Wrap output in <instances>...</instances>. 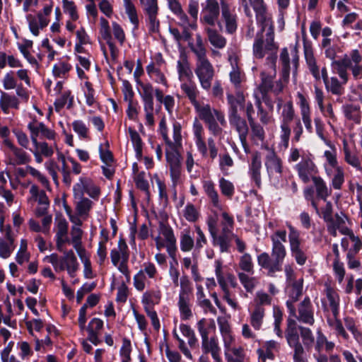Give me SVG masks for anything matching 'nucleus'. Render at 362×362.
Masks as SVG:
<instances>
[{
  "label": "nucleus",
  "mask_w": 362,
  "mask_h": 362,
  "mask_svg": "<svg viewBox=\"0 0 362 362\" xmlns=\"http://www.w3.org/2000/svg\"><path fill=\"white\" fill-rule=\"evenodd\" d=\"M305 57L306 60V63L308 64L309 71L313 78L319 81L322 77L323 82L325 83V88H328V73L326 66H324L321 69V76L320 74V69L317 64L316 59L313 55V52L310 50V52L307 49L306 47H305Z\"/></svg>",
  "instance_id": "nucleus-6"
},
{
  "label": "nucleus",
  "mask_w": 362,
  "mask_h": 362,
  "mask_svg": "<svg viewBox=\"0 0 362 362\" xmlns=\"http://www.w3.org/2000/svg\"><path fill=\"white\" fill-rule=\"evenodd\" d=\"M264 164L269 175L271 173H273V172L279 174H281L283 172L281 160L277 156L274 151L267 155Z\"/></svg>",
  "instance_id": "nucleus-14"
},
{
  "label": "nucleus",
  "mask_w": 362,
  "mask_h": 362,
  "mask_svg": "<svg viewBox=\"0 0 362 362\" xmlns=\"http://www.w3.org/2000/svg\"><path fill=\"white\" fill-rule=\"evenodd\" d=\"M217 322L222 336L224 338L229 337L230 339L232 340L230 327L228 321L223 317H218Z\"/></svg>",
  "instance_id": "nucleus-46"
},
{
  "label": "nucleus",
  "mask_w": 362,
  "mask_h": 362,
  "mask_svg": "<svg viewBox=\"0 0 362 362\" xmlns=\"http://www.w3.org/2000/svg\"><path fill=\"white\" fill-rule=\"evenodd\" d=\"M177 72L180 77L184 76L187 78H190L192 76V72L189 68V62L186 56L182 59V62H177Z\"/></svg>",
  "instance_id": "nucleus-40"
},
{
  "label": "nucleus",
  "mask_w": 362,
  "mask_h": 362,
  "mask_svg": "<svg viewBox=\"0 0 362 362\" xmlns=\"http://www.w3.org/2000/svg\"><path fill=\"white\" fill-rule=\"evenodd\" d=\"M80 199L81 201L76 204V211L79 216L87 215L92 208L93 202L84 197Z\"/></svg>",
  "instance_id": "nucleus-34"
},
{
  "label": "nucleus",
  "mask_w": 362,
  "mask_h": 362,
  "mask_svg": "<svg viewBox=\"0 0 362 362\" xmlns=\"http://www.w3.org/2000/svg\"><path fill=\"white\" fill-rule=\"evenodd\" d=\"M199 212L192 204L188 203L186 205L184 216L188 221L196 222L199 218Z\"/></svg>",
  "instance_id": "nucleus-51"
},
{
  "label": "nucleus",
  "mask_w": 362,
  "mask_h": 362,
  "mask_svg": "<svg viewBox=\"0 0 362 362\" xmlns=\"http://www.w3.org/2000/svg\"><path fill=\"white\" fill-rule=\"evenodd\" d=\"M171 151L166 149L165 158L166 161L170 167H175L181 165V155L178 151L179 146H168Z\"/></svg>",
  "instance_id": "nucleus-23"
},
{
  "label": "nucleus",
  "mask_w": 362,
  "mask_h": 362,
  "mask_svg": "<svg viewBox=\"0 0 362 362\" xmlns=\"http://www.w3.org/2000/svg\"><path fill=\"white\" fill-rule=\"evenodd\" d=\"M180 291L179 298H189V294L192 292L191 282L187 275H184L180 279Z\"/></svg>",
  "instance_id": "nucleus-39"
},
{
  "label": "nucleus",
  "mask_w": 362,
  "mask_h": 362,
  "mask_svg": "<svg viewBox=\"0 0 362 362\" xmlns=\"http://www.w3.org/2000/svg\"><path fill=\"white\" fill-rule=\"evenodd\" d=\"M212 244L214 246L218 245L221 252H227L229 250V240L226 234L218 235L217 233H215V237L212 238Z\"/></svg>",
  "instance_id": "nucleus-30"
},
{
  "label": "nucleus",
  "mask_w": 362,
  "mask_h": 362,
  "mask_svg": "<svg viewBox=\"0 0 362 362\" xmlns=\"http://www.w3.org/2000/svg\"><path fill=\"white\" fill-rule=\"evenodd\" d=\"M46 258L49 259V262L52 264L56 272L64 271L66 269L67 262H64V257L59 259L57 253H52L49 256H47Z\"/></svg>",
  "instance_id": "nucleus-36"
},
{
  "label": "nucleus",
  "mask_w": 362,
  "mask_h": 362,
  "mask_svg": "<svg viewBox=\"0 0 362 362\" xmlns=\"http://www.w3.org/2000/svg\"><path fill=\"white\" fill-rule=\"evenodd\" d=\"M288 228V241L291 256L295 259L298 265L303 266L305 264L308 257L306 250L302 245L300 238V231L293 226L291 223H287Z\"/></svg>",
  "instance_id": "nucleus-3"
},
{
  "label": "nucleus",
  "mask_w": 362,
  "mask_h": 362,
  "mask_svg": "<svg viewBox=\"0 0 362 362\" xmlns=\"http://www.w3.org/2000/svg\"><path fill=\"white\" fill-rule=\"evenodd\" d=\"M221 16L226 23V30L228 34L234 33L237 30L235 15L230 13V8L225 1H221Z\"/></svg>",
  "instance_id": "nucleus-12"
},
{
  "label": "nucleus",
  "mask_w": 362,
  "mask_h": 362,
  "mask_svg": "<svg viewBox=\"0 0 362 362\" xmlns=\"http://www.w3.org/2000/svg\"><path fill=\"white\" fill-rule=\"evenodd\" d=\"M327 91H330L333 95H341L343 94V88L341 83L336 77H332L328 81V88H325Z\"/></svg>",
  "instance_id": "nucleus-44"
},
{
  "label": "nucleus",
  "mask_w": 362,
  "mask_h": 362,
  "mask_svg": "<svg viewBox=\"0 0 362 362\" xmlns=\"http://www.w3.org/2000/svg\"><path fill=\"white\" fill-rule=\"evenodd\" d=\"M287 327L285 330V338L290 348L293 349V361L303 362L304 349L300 342L299 327L296 320L289 317L287 320Z\"/></svg>",
  "instance_id": "nucleus-2"
},
{
  "label": "nucleus",
  "mask_w": 362,
  "mask_h": 362,
  "mask_svg": "<svg viewBox=\"0 0 362 362\" xmlns=\"http://www.w3.org/2000/svg\"><path fill=\"white\" fill-rule=\"evenodd\" d=\"M62 4L64 11L69 13L71 19L73 21H76L78 19L79 16L78 14L75 3L72 1L62 0Z\"/></svg>",
  "instance_id": "nucleus-38"
},
{
  "label": "nucleus",
  "mask_w": 362,
  "mask_h": 362,
  "mask_svg": "<svg viewBox=\"0 0 362 362\" xmlns=\"http://www.w3.org/2000/svg\"><path fill=\"white\" fill-rule=\"evenodd\" d=\"M26 19L28 22V27L31 33L35 36H38L40 33L39 22H37L36 18L32 14H28Z\"/></svg>",
  "instance_id": "nucleus-63"
},
{
  "label": "nucleus",
  "mask_w": 362,
  "mask_h": 362,
  "mask_svg": "<svg viewBox=\"0 0 362 362\" xmlns=\"http://www.w3.org/2000/svg\"><path fill=\"white\" fill-rule=\"evenodd\" d=\"M136 84L139 85L142 89V92H139V94L144 103V107H147V108L153 107V86L150 83H144L142 81Z\"/></svg>",
  "instance_id": "nucleus-16"
},
{
  "label": "nucleus",
  "mask_w": 362,
  "mask_h": 362,
  "mask_svg": "<svg viewBox=\"0 0 362 362\" xmlns=\"http://www.w3.org/2000/svg\"><path fill=\"white\" fill-rule=\"evenodd\" d=\"M204 129L202 124L196 119L193 124V132L195 138V144L198 151L203 157L207 156L206 144L203 139L202 133Z\"/></svg>",
  "instance_id": "nucleus-13"
},
{
  "label": "nucleus",
  "mask_w": 362,
  "mask_h": 362,
  "mask_svg": "<svg viewBox=\"0 0 362 362\" xmlns=\"http://www.w3.org/2000/svg\"><path fill=\"white\" fill-rule=\"evenodd\" d=\"M159 132L161 134L165 144L168 146L174 147L175 144H173V141L170 139L168 135V127L166 124L165 117H163L159 122Z\"/></svg>",
  "instance_id": "nucleus-54"
},
{
  "label": "nucleus",
  "mask_w": 362,
  "mask_h": 362,
  "mask_svg": "<svg viewBox=\"0 0 362 362\" xmlns=\"http://www.w3.org/2000/svg\"><path fill=\"white\" fill-rule=\"evenodd\" d=\"M122 93L124 95V100L129 102L134 100V92L132 84L127 80L122 81Z\"/></svg>",
  "instance_id": "nucleus-56"
},
{
  "label": "nucleus",
  "mask_w": 362,
  "mask_h": 362,
  "mask_svg": "<svg viewBox=\"0 0 362 362\" xmlns=\"http://www.w3.org/2000/svg\"><path fill=\"white\" fill-rule=\"evenodd\" d=\"M272 242V256L274 259V269L282 270V264L286 256V250L282 243L275 236L270 237Z\"/></svg>",
  "instance_id": "nucleus-7"
},
{
  "label": "nucleus",
  "mask_w": 362,
  "mask_h": 362,
  "mask_svg": "<svg viewBox=\"0 0 362 362\" xmlns=\"http://www.w3.org/2000/svg\"><path fill=\"white\" fill-rule=\"evenodd\" d=\"M240 268L247 273H254V264L252 262V256L249 253H245L240 259L239 262Z\"/></svg>",
  "instance_id": "nucleus-33"
},
{
  "label": "nucleus",
  "mask_w": 362,
  "mask_h": 362,
  "mask_svg": "<svg viewBox=\"0 0 362 362\" xmlns=\"http://www.w3.org/2000/svg\"><path fill=\"white\" fill-rule=\"evenodd\" d=\"M129 295L128 287L124 282H122L117 288L116 301L118 303H126Z\"/></svg>",
  "instance_id": "nucleus-62"
},
{
  "label": "nucleus",
  "mask_w": 362,
  "mask_h": 362,
  "mask_svg": "<svg viewBox=\"0 0 362 362\" xmlns=\"http://www.w3.org/2000/svg\"><path fill=\"white\" fill-rule=\"evenodd\" d=\"M296 169L298 177L305 184L310 182V175L317 172L315 164L310 159H306L298 163L296 165Z\"/></svg>",
  "instance_id": "nucleus-10"
},
{
  "label": "nucleus",
  "mask_w": 362,
  "mask_h": 362,
  "mask_svg": "<svg viewBox=\"0 0 362 362\" xmlns=\"http://www.w3.org/2000/svg\"><path fill=\"white\" fill-rule=\"evenodd\" d=\"M159 228L160 233L164 236L166 243L176 241L173 230L168 223L160 222Z\"/></svg>",
  "instance_id": "nucleus-42"
},
{
  "label": "nucleus",
  "mask_w": 362,
  "mask_h": 362,
  "mask_svg": "<svg viewBox=\"0 0 362 362\" xmlns=\"http://www.w3.org/2000/svg\"><path fill=\"white\" fill-rule=\"evenodd\" d=\"M265 49L267 51H276L278 49V45L274 42V27L272 25L267 33Z\"/></svg>",
  "instance_id": "nucleus-47"
},
{
  "label": "nucleus",
  "mask_w": 362,
  "mask_h": 362,
  "mask_svg": "<svg viewBox=\"0 0 362 362\" xmlns=\"http://www.w3.org/2000/svg\"><path fill=\"white\" fill-rule=\"evenodd\" d=\"M226 98L229 105L228 118L240 115L238 114V107L242 110L245 106V99L243 92H237L236 96L231 93H228Z\"/></svg>",
  "instance_id": "nucleus-9"
},
{
  "label": "nucleus",
  "mask_w": 362,
  "mask_h": 362,
  "mask_svg": "<svg viewBox=\"0 0 362 362\" xmlns=\"http://www.w3.org/2000/svg\"><path fill=\"white\" fill-rule=\"evenodd\" d=\"M74 131L82 138L88 136V128L82 120H75L72 123Z\"/></svg>",
  "instance_id": "nucleus-57"
},
{
  "label": "nucleus",
  "mask_w": 362,
  "mask_h": 362,
  "mask_svg": "<svg viewBox=\"0 0 362 362\" xmlns=\"http://www.w3.org/2000/svg\"><path fill=\"white\" fill-rule=\"evenodd\" d=\"M299 336L300 335L303 344L305 345V347L311 346L315 341V338L311 329L308 327L303 326L299 327Z\"/></svg>",
  "instance_id": "nucleus-37"
},
{
  "label": "nucleus",
  "mask_w": 362,
  "mask_h": 362,
  "mask_svg": "<svg viewBox=\"0 0 362 362\" xmlns=\"http://www.w3.org/2000/svg\"><path fill=\"white\" fill-rule=\"evenodd\" d=\"M220 15V6L217 0H206L203 7L200 21L202 23L214 26Z\"/></svg>",
  "instance_id": "nucleus-4"
},
{
  "label": "nucleus",
  "mask_w": 362,
  "mask_h": 362,
  "mask_svg": "<svg viewBox=\"0 0 362 362\" xmlns=\"http://www.w3.org/2000/svg\"><path fill=\"white\" fill-rule=\"evenodd\" d=\"M204 189L211 199V202L214 207L219 206V200H218V194L217 191L215 189L214 184L212 181H205L204 182Z\"/></svg>",
  "instance_id": "nucleus-25"
},
{
  "label": "nucleus",
  "mask_w": 362,
  "mask_h": 362,
  "mask_svg": "<svg viewBox=\"0 0 362 362\" xmlns=\"http://www.w3.org/2000/svg\"><path fill=\"white\" fill-rule=\"evenodd\" d=\"M201 86L204 90H209L211 86V81L214 76V69L208 59L204 60L197 65L195 69Z\"/></svg>",
  "instance_id": "nucleus-5"
},
{
  "label": "nucleus",
  "mask_w": 362,
  "mask_h": 362,
  "mask_svg": "<svg viewBox=\"0 0 362 362\" xmlns=\"http://www.w3.org/2000/svg\"><path fill=\"white\" fill-rule=\"evenodd\" d=\"M257 263L263 269L268 270V275L274 276V273L281 270H275L274 267V260L271 261L269 255L264 252L257 256Z\"/></svg>",
  "instance_id": "nucleus-22"
},
{
  "label": "nucleus",
  "mask_w": 362,
  "mask_h": 362,
  "mask_svg": "<svg viewBox=\"0 0 362 362\" xmlns=\"http://www.w3.org/2000/svg\"><path fill=\"white\" fill-rule=\"evenodd\" d=\"M344 182V174L340 167L337 168V173L332 180V186L334 189H340Z\"/></svg>",
  "instance_id": "nucleus-55"
},
{
  "label": "nucleus",
  "mask_w": 362,
  "mask_h": 362,
  "mask_svg": "<svg viewBox=\"0 0 362 362\" xmlns=\"http://www.w3.org/2000/svg\"><path fill=\"white\" fill-rule=\"evenodd\" d=\"M181 89L186 94L194 108L199 107V103L197 100L198 91L195 85H187L184 83L181 85Z\"/></svg>",
  "instance_id": "nucleus-27"
},
{
  "label": "nucleus",
  "mask_w": 362,
  "mask_h": 362,
  "mask_svg": "<svg viewBox=\"0 0 362 362\" xmlns=\"http://www.w3.org/2000/svg\"><path fill=\"white\" fill-rule=\"evenodd\" d=\"M72 66L70 64L62 62L59 64H55L52 68V74L55 78H59L69 73Z\"/></svg>",
  "instance_id": "nucleus-35"
},
{
  "label": "nucleus",
  "mask_w": 362,
  "mask_h": 362,
  "mask_svg": "<svg viewBox=\"0 0 362 362\" xmlns=\"http://www.w3.org/2000/svg\"><path fill=\"white\" fill-rule=\"evenodd\" d=\"M17 107V98L15 96H11L5 92H1L0 99V107L4 113L8 112L9 107Z\"/></svg>",
  "instance_id": "nucleus-28"
},
{
  "label": "nucleus",
  "mask_w": 362,
  "mask_h": 362,
  "mask_svg": "<svg viewBox=\"0 0 362 362\" xmlns=\"http://www.w3.org/2000/svg\"><path fill=\"white\" fill-rule=\"evenodd\" d=\"M38 134L41 133L42 136L47 138V139L52 140L55 138L54 131L49 129L46 127L43 122H38L37 126H35Z\"/></svg>",
  "instance_id": "nucleus-58"
},
{
  "label": "nucleus",
  "mask_w": 362,
  "mask_h": 362,
  "mask_svg": "<svg viewBox=\"0 0 362 362\" xmlns=\"http://www.w3.org/2000/svg\"><path fill=\"white\" fill-rule=\"evenodd\" d=\"M296 319L305 324L313 325L315 322L313 307L310 299L306 296L298 305V315Z\"/></svg>",
  "instance_id": "nucleus-8"
},
{
  "label": "nucleus",
  "mask_w": 362,
  "mask_h": 362,
  "mask_svg": "<svg viewBox=\"0 0 362 362\" xmlns=\"http://www.w3.org/2000/svg\"><path fill=\"white\" fill-rule=\"evenodd\" d=\"M295 115L294 109L292 101L287 102L283 108L282 111V122L285 123H291Z\"/></svg>",
  "instance_id": "nucleus-41"
},
{
  "label": "nucleus",
  "mask_w": 362,
  "mask_h": 362,
  "mask_svg": "<svg viewBox=\"0 0 362 362\" xmlns=\"http://www.w3.org/2000/svg\"><path fill=\"white\" fill-rule=\"evenodd\" d=\"M70 95L71 90H68L64 91L59 98L56 99V100L54 103V109L56 112H59L64 108L66 103H67L68 98L70 96Z\"/></svg>",
  "instance_id": "nucleus-61"
},
{
  "label": "nucleus",
  "mask_w": 362,
  "mask_h": 362,
  "mask_svg": "<svg viewBox=\"0 0 362 362\" xmlns=\"http://www.w3.org/2000/svg\"><path fill=\"white\" fill-rule=\"evenodd\" d=\"M194 239L189 233L182 234L180 238V249L182 252H189L194 247Z\"/></svg>",
  "instance_id": "nucleus-52"
},
{
  "label": "nucleus",
  "mask_w": 362,
  "mask_h": 362,
  "mask_svg": "<svg viewBox=\"0 0 362 362\" xmlns=\"http://www.w3.org/2000/svg\"><path fill=\"white\" fill-rule=\"evenodd\" d=\"M251 6L255 12L256 19L261 24L260 32L257 33L253 44V54L257 59H263L265 56L264 50V37L263 33L266 28V12L267 8L264 0H249Z\"/></svg>",
  "instance_id": "nucleus-1"
},
{
  "label": "nucleus",
  "mask_w": 362,
  "mask_h": 362,
  "mask_svg": "<svg viewBox=\"0 0 362 362\" xmlns=\"http://www.w3.org/2000/svg\"><path fill=\"white\" fill-rule=\"evenodd\" d=\"M311 179L316 189L317 197L326 202L327 197L331 194V189H328L326 182L321 177L312 175Z\"/></svg>",
  "instance_id": "nucleus-15"
},
{
  "label": "nucleus",
  "mask_w": 362,
  "mask_h": 362,
  "mask_svg": "<svg viewBox=\"0 0 362 362\" xmlns=\"http://www.w3.org/2000/svg\"><path fill=\"white\" fill-rule=\"evenodd\" d=\"M86 90L84 91V95L86 98V103L88 106H93L95 103V90L93 88V85L90 81H86L84 83Z\"/></svg>",
  "instance_id": "nucleus-45"
},
{
  "label": "nucleus",
  "mask_w": 362,
  "mask_h": 362,
  "mask_svg": "<svg viewBox=\"0 0 362 362\" xmlns=\"http://www.w3.org/2000/svg\"><path fill=\"white\" fill-rule=\"evenodd\" d=\"M148 21V32L150 34L158 33L160 31V21L157 18L158 13L146 14Z\"/></svg>",
  "instance_id": "nucleus-50"
},
{
  "label": "nucleus",
  "mask_w": 362,
  "mask_h": 362,
  "mask_svg": "<svg viewBox=\"0 0 362 362\" xmlns=\"http://www.w3.org/2000/svg\"><path fill=\"white\" fill-rule=\"evenodd\" d=\"M262 161L260 153L256 151L253 153L251 163L250 164L249 173L250 175L251 180L255 182V185L258 187H261V170Z\"/></svg>",
  "instance_id": "nucleus-11"
},
{
  "label": "nucleus",
  "mask_w": 362,
  "mask_h": 362,
  "mask_svg": "<svg viewBox=\"0 0 362 362\" xmlns=\"http://www.w3.org/2000/svg\"><path fill=\"white\" fill-rule=\"evenodd\" d=\"M249 124L252 129V136L257 138L261 141H264L265 133L263 127L255 121L249 122Z\"/></svg>",
  "instance_id": "nucleus-59"
},
{
  "label": "nucleus",
  "mask_w": 362,
  "mask_h": 362,
  "mask_svg": "<svg viewBox=\"0 0 362 362\" xmlns=\"http://www.w3.org/2000/svg\"><path fill=\"white\" fill-rule=\"evenodd\" d=\"M303 279L292 283V291L289 295L293 301H298L303 294Z\"/></svg>",
  "instance_id": "nucleus-49"
},
{
  "label": "nucleus",
  "mask_w": 362,
  "mask_h": 362,
  "mask_svg": "<svg viewBox=\"0 0 362 362\" xmlns=\"http://www.w3.org/2000/svg\"><path fill=\"white\" fill-rule=\"evenodd\" d=\"M343 112L345 117L349 120H352L356 124H360L361 116L358 113L360 106L354 104H346L342 106Z\"/></svg>",
  "instance_id": "nucleus-19"
},
{
  "label": "nucleus",
  "mask_w": 362,
  "mask_h": 362,
  "mask_svg": "<svg viewBox=\"0 0 362 362\" xmlns=\"http://www.w3.org/2000/svg\"><path fill=\"white\" fill-rule=\"evenodd\" d=\"M264 316V309L261 306H255L251 314L250 323L255 329H260Z\"/></svg>",
  "instance_id": "nucleus-24"
},
{
  "label": "nucleus",
  "mask_w": 362,
  "mask_h": 362,
  "mask_svg": "<svg viewBox=\"0 0 362 362\" xmlns=\"http://www.w3.org/2000/svg\"><path fill=\"white\" fill-rule=\"evenodd\" d=\"M139 104L137 100H131L128 102V107L126 111L128 118L136 121L138 117Z\"/></svg>",
  "instance_id": "nucleus-53"
},
{
  "label": "nucleus",
  "mask_w": 362,
  "mask_h": 362,
  "mask_svg": "<svg viewBox=\"0 0 362 362\" xmlns=\"http://www.w3.org/2000/svg\"><path fill=\"white\" fill-rule=\"evenodd\" d=\"M79 181L83 183V189L93 199L98 200L100 194V189L94 185L92 180L87 177H81Z\"/></svg>",
  "instance_id": "nucleus-20"
},
{
  "label": "nucleus",
  "mask_w": 362,
  "mask_h": 362,
  "mask_svg": "<svg viewBox=\"0 0 362 362\" xmlns=\"http://www.w3.org/2000/svg\"><path fill=\"white\" fill-rule=\"evenodd\" d=\"M238 278L245 290L247 292L251 293L255 286L254 283V278L250 277L248 275L243 272H240L238 274Z\"/></svg>",
  "instance_id": "nucleus-48"
},
{
  "label": "nucleus",
  "mask_w": 362,
  "mask_h": 362,
  "mask_svg": "<svg viewBox=\"0 0 362 362\" xmlns=\"http://www.w3.org/2000/svg\"><path fill=\"white\" fill-rule=\"evenodd\" d=\"M13 153L17 158L18 165H24L30 161V157L21 148L17 147V151L14 150Z\"/></svg>",
  "instance_id": "nucleus-64"
},
{
  "label": "nucleus",
  "mask_w": 362,
  "mask_h": 362,
  "mask_svg": "<svg viewBox=\"0 0 362 362\" xmlns=\"http://www.w3.org/2000/svg\"><path fill=\"white\" fill-rule=\"evenodd\" d=\"M195 110L198 112L200 119L203 120L206 124L216 119L214 112L209 104L204 106L199 105V107L195 108Z\"/></svg>",
  "instance_id": "nucleus-26"
},
{
  "label": "nucleus",
  "mask_w": 362,
  "mask_h": 362,
  "mask_svg": "<svg viewBox=\"0 0 362 362\" xmlns=\"http://www.w3.org/2000/svg\"><path fill=\"white\" fill-rule=\"evenodd\" d=\"M125 12L127 14L129 21L134 25V30L139 28V20L135 5L132 0H123Z\"/></svg>",
  "instance_id": "nucleus-21"
},
{
  "label": "nucleus",
  "mask_w": 362,
  "mask_h": 362,
  "mask_svg": "<svg viewBox=\"0 0 362 362\" xmlns=\"http://www.w3.org/2000/svg\"><path fill=\"white\" fill-rule=\"evenodd\" d=\"M257 303L255 306L270 305L272 304V298L262 291H257L256 293Z\"/></svg>",
  "instance_id": "nucleus-60"
},
{
  "label": "nucleus",
  "mask_w": 362,
  "mask_h": 362,
  "mask_svg": "<svg viewBox=\"0 0 362 362\" xmlns=\"http://www.w3.org/2000/svg\"><path fill=\"white\" fill-rule=\"evenodd\" d=\"M280 60L282 64V76L283 78H288L290 75V59L288 52L286 47L282 49L280 54Z\"/></svg>",
  "instance_id": "nucleus-31"
},
{
  "label": "nucleus",
  "mask_w": 362,
  "mask_h": 362,
  "mask_svg": "<svg viewBox=\"0 0 362 362\" xmlns=\"http://www.w3.org/2000/svg\"><path fill=\"white\" fill-rule=\"evenodd\" d=\"M160 300V292L146 291L142 296L141 303L144 306L149 308L150 305L153 306L158 304Z\"/></svg>",
  "instance_id": "nucleus-32"
},
{
  "label": "nucleus",
  "mask_w": 362,
  "mask_h": 362,
  "mask_svg": "<svg viewBox=\"0 0 362 362\" xmlns=\"http://www.w3.org/2000/svg\"><path fill=\"white\" fill-rule=\"evenodd\" d=\"M188 302L189 298H179L178 307L182 320H188L192 317V312Z\"/></svg>",
  "instance_id": "nucleus-29"
},
{
  "label": "nucleus",
  "mask_w": 362,
  "mask_h": 362,
  "mask_svg": "<svg viewBox=\"0 0 362 362\" xmlns=\"http://www.w3.org/2000/svg\"><path fill=\"white\" fill-rule=\"evenodd\" d=\"M230 124L234 127L238 132L239 137L247 136L249 128L247 122L240 115L228 118Z\"/></svg>",
  "instance_id": "nucleus-18"
},
{
  "label": "nucleus",
  "mask_w": 362,
  "mask_h": 362,
  "mask_svg": "<svg viewBox=\"0 0 362 362\" xmlns=\"http://www.w3.org/2000/svg\"><path fill=\"white\" fill-rule=\"evenodd\" d=\"M219 187L221 192L223 195L230 198L234 194V186L229 180H226L223 177L221 178L219 180Z\"/></svg>",
  "instance_id": "nucleus-43"
},
{
  "label": "nucleus",
  "mask_w": 362,
  "mask_h": 362,
  "mask_svg": "<svg viewBox=\"0 0 362 362\" xmlns=\"http://www.w3.org/2000/svg\"><path fill=\"white\" fill-rule=\"evenodd\" d=\"M209 41L216 48L222 49L226 45V39L220 35L218 31L211 28L205 29Z\"/></svg>",
  "instance_id": "nucleus-17"
}]
</instances>
